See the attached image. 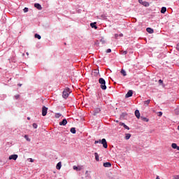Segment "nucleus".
Returning <instances> with one entry per match:
<instances>
[{"mask_svg": "<svg viewBox=\"0 0 179 179\" xmlns=\"http://www.w3.org/2000/svg\"><path fill=\"white\" fill-rule=\"evenodd\" d=\"M141 5H143V6H149V3L146 2V1H144L142 3Z\"/></svg>", "mask_w": 179, "mask_h": 179, "instance_id": "nucleus-25", "label": "nucleus"}, {"mask_svg": "<svg viewBox=\"0 0 179 179\" xmlns=\"http://www.w3.org/2000/svg\"><path fill=\"white\" fill-rule=\"evenodd\" d=\"M70 132H71V134H76V129H75V127H72L70 129Z\"/></svg>", "mask_w": 179, "mask_h": 179, "instance_id": "nucleus-17", "label": "nucleus"}, {"mask_svg": "<svg viewBox=\"0 0 179 179\" xmlns=\"http://www.w3.org/2000/svg\"><path fill=\"white\" fill-rule=\"evenodd\" d=\"M141 120H142V121H145V122H149V119H148L145 117L141 116Z\"/></svg>", "mask_w": 179, "mask_h": 179, "instance_id": "nucleus-16", "label": "nucleus"}, {"mask_svg": "<svg viewBox=\"0 0 179 179\" xmlns=\"http://www.w3.org/2000/svg\"><path fill=\"white\" fill-rule=\"evenodd\" d=\"M132 94H134L132 90H129L127 94L125 95L126 99H128V97H132Z\"/></svg>", "mask_w": 179, "mask_h": 179, "instance_id": "nucleus-5", "label": "nucleus"}, {"mask_svg": "<svg viewBox=\"0 0 179 179\" xmlns=\"http://www.w3.org/2000/svg\"><path fill=\"white\" fill-rule=\"evenodd\" d=\"M62 166V165L61 162H59V163L57 164V166H56L57 170H61Z\"/></svg>", "mask_w": 179, "mask_h": 179, "instance_id": "nucleus-13", "label": "nucleus"}, {"mask_svg": "<svg viewBox=\"0 0 179 179\" xmlns=\"http://www.w3.org/2000/svg\"><path fill=\"white\" fill-rule=\"evenodd\" d=\"M159 83H163V80H159Z\"/></svg>", "mask_w": 179, "mask_h": 179, "instance_id": "nucleus-43", "label": "nucleus"}, {"mask_svg": "<svg viewBox=\"0 0 179 179\" xmlns=\"http://www.w3.org/2000/svg\"><path fill=\"white\" fill-rule=\"evenodd\" d=\"M27 55H29V52H27Z\"/></svg>", "mask_w": 179, "mask_h": 179, "instance_id": "nucleus-49", "label": "nucleus"}, {"mask_svg": "<svg viewBox=\"0 0 179 179\" xmlns=\"http://www.w3.org/2000/svg\"><path fill=\"white\" fill-rule=\"evenodd\" d=\"M100 41H101V43H102L103 44H106V40H104L103 38H102Z\"/></svg>", "mask_w": 179, "mask_h": 179, "instance_id": "nucleus-29", "label": "nucleus"}, {"mask_svg": "<svg viewBox=\"0 0 179 179\" xmlns=\"http://www.w3.org/2000/svg\"><path fill=\"white\" fill-rule=\"evenodd\" d=\"M119 125H120L121 127H124V125H125L124 123H122V122H120L119 123Z\"/></svg>", "mask_w": 179, "mask_h": 179, "instance_id": "nucleus-35", "label": "nucleus"}, {"mask_svg": "<svg viewBox=\"0 0 179 179\" xmlns=\"http://www.w3.org/2000/svg\"><path fill=\"white\" fill-rule=\"evenodd\" d=\"M119 35L117 34H115V38H118Z\"/></svg>", "mask_w": 179, "mask_h": 179, "instance_id": "nucleus-38", "label": "nucleus"}, {"mask_svg": "<svg viewBox=\"0 0 179 179\" xmlns=\"http://www.w3.org/2000/svg\"><path fill=\"white\" fill-rule=\"evenodd\" d=\"M18 85L20 86H20H22V84H18Z\"/></svg>", "mask_w": 179, "mask_h": 179, "instance_id": "nucleus-47", "label": "nucleus"}, {"mask_svg": "<svg viewBox=\"0 0 179 179\" xmlns=\"http://www.w3.org/2000/svg\"><path fill=\"white\" fill-rule=\"evenodd\" d=\"M103 167H111V163L110 162L103 163Z\"/></svg>", "mask_w": 179, "mask_h": 179, "instance_id": "nucleus-11", "label": "nucleus"}, {"mask_svg": "<svg viewBox=\"0 0 179 179\" xmlns=\"http://www.w3.org/2000/svg\"><path fill=\"white\" fill-rule=\"evenodd\" d=\"M34 7L36 8V9H38V10H41V9H43V7H41L40 3H35Z\"/></svg>", "mask_w": 179, "mask_h": 179, "instance_id": "nucleus-8", "label": "nucleus"}, {"mask_svg": "<svg viewBox=\"0 0 179 179\" xmlns=\"http://www.w3.org/2000/svg\"><path fill=\"white\" fill-rule=\"evenodd\" d=\"M90 26L92 29H97V26H96V22L91 23Z\"/></svg>", "mask_w": 179, "mask_h": 179, "instance_id": "nucleus-15", "label": "nucleus"}, {"mask_svg": "<svg viewBox=\"0 0 179 179\" xmlns=\"http://www.w3.org/2000/svg\"><path fill=\"white\" fill-rule=\"evenodd\" d=\"M94 156L96 162H99V154H97V152H95Z\"/></svg>", "mask_w": 179, "mask_h": 179, "instance_id": "nucleus-24", "label": "nucleus"}, {"mask_svg": "<svg viewBox=\"0 0 179 179\" xmlns=\"http://www.w3.org/2000/svg\"><path fill=\"white\" fill-rule=\"evenodd\" d=\"M30 162H31V163H33V162H34L33 159L31 158Z\"/></svg>", "mask_w": 179, "mask_h": 179, "instance_id": "nucleus-44", "label": "nucleus"}, {"mask_svg": "<svg viewBox=\"0 0 179 179\" xmlns=\"http://www.w3.org/2000/svg\"><path fill=\"white\" fill-rule=\"evenodd\" d=\"M47 111H48V108H47L45 106H43V108H42L43 117H45V115H47Z\"/></svg>", "mask_w": 179, "mask_h": 179, "instance_id": "nucleus-4", "label": "nucleus"}, {"mask_svg": "<svg viewBox=\"0 0 179 179\" xmlns=\"http://www.w3.org/2000/svg\"><path fill=\"white\" fill-rule=\"evenodd\" d=\"M116 122H118V120H116Z\"/></svg>", "mask_w": 179, "mask_h": 179, "instance_id": "nucleus-50", "label": "nucleus"}, {"mask_svg": "<svg viewBox=\"0 0 179 179\" xmlns=\"http://www.w3.org/2000/svg\"><path fill=\"white\" fill-rule=\"evenodd\" d=\"M120 72L122 75H123V76H127V72L125 71V70L122 69Z\"/></svg>", "mask_w": 179, "mask_h": 179, "instance_id": "nucleus-20", "label": "nucleus"}, {"mask_svg": "<svg viewBox=\"0 0 179 179\" xmlns=\"http://www.w3.org/2000/svg\"><path fill=\"white\" fill-rule=\"evenodd\" d=\"M167 8L166 7H162L161 9V13H166Z\"/></svg>", "mask_w": 179, "mask_h": 179, "instance_id": "nucleus-14", "label": "nucleus"}, {"mask_svg": "<svg viewBox=\"0 0 179 179\" xmlns=\"http://www.w3.org/2000/svg\"><path fill=\"white\" fill-rule=\"evenodd\" d=\"M148 33H150V34H153V29L150 28V27H148L146 29Z\"/></svg>", "mask_w": 179, "mask_h": 179, "instance_id": "nucleus-10", "label": "nucleus"}, {"mask_svg": "<svg viewBox=\"0 0 179 179\" xmlns=\"http://www.w3.org/2000/svg\"><path fill=\"white\" fill-rule=\"evenodd\" d=\"M150 103V100H147L143 102L144 106H149V103Z\"/></svg>", "mask_w": 179, "mask_h": 179, "instance_id": "nucleus-21", "label": "nucleus"}, {"mask_svg": "<svg viewBox=\"0 0 179 179\" xmlns=\"http://www.w3.org/2000/svg\"><path fill=\"white\" fill-rule=\"evenodd\" d=\"M68 124V120L66 119H64L62 122H59V125L65 126Z\"/></svg>", "mask_w": 179, "mask_h": 179, "instance_id": "nucleus-7", "label": "nucleus"}, {"mask_svg": "<svg viewBox=\"0 0 179 179\" xmlns=\"http://www.w3.org/2000/svg\"><path fill=\"white\" fill-rule=\"evenodd\" d=\"M106 52H107V53L111 52V49H108V50H106Z\"/></svg>", "mask_w": 179, "mask_h": 179, "instance_id": "nucleus-36", "label": "nucleus"}, {"mask_svg": "<svg viewBox=\"0 0 179 179\" xmlns=\"http://www.w3.org/2000/svg\"><path fill=\"white\" fill-rule=\"evenodd\" d=\"M34 37H35V38H38V40H41V36H40V35L38 34H36L34 35Z\"/></svg>", "mask_w": 179, "mask_h": 179, "instance_id": "nucleus-18", "label": "nucleus"}, {"mask_svg": "<svg viewBox=\"0 0 179 179\" xmlns=\"http://www.w3.org/2000/svg\"><path fill=\"white\" fill-rule=\"evenodd\" d=\"M19 97H20V95H19V94H17V95L15 96V99L16 100H17V99H19Z\"/></svg>", "mask_w": 179, "mask_h": 179, "instance_id": "nucleus-32", "label": "nucleus"}, {"mask_svg": "<svg viewBox=\"0 0 179 179\" xmlns=\"http://www.w3.org/2000/svg\"><path fill=\"white\" fill-rule=\"evenodd\" d=\"M23 11H24V13H27V12H29V8L25 7V8L23 9Z\"/></svg>", "mask_w": 179, "mask_h": 179, "instance_id": "nucleus-27", "label": "nucleus"}, {"mask_svg": "<svg viewBox=\"0 0 179 179\" xmlns=\"http://www.w3.org/2000/svg\"><path fill=\"white\" fill-rule=\"evenodd\" d=\"M163 115V113L162 112H159V117H162Z\"/></svg>", "mask_w": 179, "mask_h": 179, "instance_id": "nucleus-42", "label": "nucleus"}, {"mask_svg": "<svg viewBox=\"0 0 179 179\" xmlns=\"http://www.w3.org/2000/svg\"><path fill=\"white\" fill-rule=\"evenodd\" d=\"M173 179H179V175L173 176Z\"/></svg>", "mask_w": 179, "mask_h": 179, "instance_id": "nucleus-34", "label": "nucleus"}, {"mask_svg": "<svg viewBox=\"0 0 179 179\" xmlns=\"http://www.w3.org/2000/svg\"><path fill=\"white\" fill-rule=\"evenodd\" d=\"M156 179H160V178H159V176H157Z\"/></svg>", "mask_w": 179, "mask_h": 179, "instance_id": "nucleus-46", "label": "nucleus"}, {"mask_svg": "<svg viewBox=\"0 0 179 179\" xmlns=\"http://www.w3.org/2000/svg\"><path fill=\"white\" fill-rule=\"evenodd\" d=\"M135 115L136 118H141V113L138 110H135Z\"/></svg>", "mask_w": 179, "mask_h": 179, "instance_id": "nucleus-9", "label": "nucleus"}, {"mask_svg": "<svg viewBox=\"0 0 179 179\" xmlns=\"http://www.w3.org/2000/svg\"><path fill=\"white\" fill-rule=\"evenodd\" d=\"M177 147H178L177 143H173L171 144V148L173 149H177Z\"/></svg>", "mask_w": 179, "mask_h": 179, "instance_id": "nucleus-22", "label": "nucleus"}, {"mask_svg": "<svg viewBox=\"0 0 179 179\" xmlns=\"http://www.w3.org/2000/svg\"><path fill=\"white\" fill-rule=\"evenodd\" d=\"M120 37H124V34H120Z\"/></svg>", "mask_w": 179, "mask_h": 179, "instance_id": "nucleus-40", "label": "nucleus"}, {"mask_svg": "<svg viewBox=\"0 0 179 179\" xmlns=\"http://www.w3.org/2000/svg\"><path fill=\"white\" fill-rule=\"evenodd\" d=\"M127 54H128V52L127 50L123 51V52H122L123 55H127Z\"/></svg>", "mask_w": 179, "mask_h": 179, "instance_id": "nucleus-33", "label": "nucleus"}, {"mask_svg": "<svg viewBox=\"0 0 179 179\" xmlns=\"http://www.w3.org/2000/svg\"><path fill=\"white\" fill-rule=\"evenodd\" d=\"M176 149H177V150H179V147L178 146V147L176 148Z\"/></svg>", "mask_w": 179, "mask_h": 179, "instance_id": "nucleus-45", "label": "nucleus"}, {"mask_svg": "<svg viewBox=\"0 0 179 179\" xmlns=\"http://www.w3.org/2000/svg\"><path fill=\"white\" fill-rule=\"evenodd\" d=\"M94 143L95 145H97V143H100V141H95Z\"/></svg>", "mask_w": 179, "mask_h": 179, "instance_id": "nucleus-37", "label": "nucleus"}, {"mask_svg": "<svg viewBox=\"0 0 179 179\" xmlns=\"http://www.w3.org/2000/svg\"><path fill=\"white\" fill-rule=\"evenodd\" d=\"M17 157V155H12L9 157V160H16Z\"/></svg>", "mask_w": 179, "mask_h": 179, "instance_id": "nucleus-6", "label": "nucleus"}, {"mask_svg": "<svg viewBox=\"0 0 179 179\" xmlns=\"http://www.w3.org/2000/svg\"><path fill=\"white\" fill-rule=\"evenodd\" d=\"M100 111H101L100 108H96V109L95 110L94 115H96V114H99V113H100Z\"/></svg>", "mask_w": 179, "mask_h": 179, "instance_id": "nucleus-26", "label": "nucleus"}, {"mask_svg": "<svg viewBox=\"0 0 179 179\" xmlns=\"http://www.w3.org/2000/svg\"><path fill=\"white\" fill-rule=\"evenodd\" d=\"M131 138V134H126L124 138L128 141Z\"/></svg>", "mask_w": 179, "mask_h": 179, "instance_id": "nucleus-19", "label": "nucleus"}, {"mask_svg": "<svg viewBox=\"0 0 179 179\" xmlns=\"http://www.w3.org/2000/svg\"><path fill=\"white\" fill-rule=\"evenodd\" d=\"M73 170H77L78 171H80V170H82V167H80V166L78 167L76 166H73Z\"/></svg>", "mask_w": 179, "mask_h": 179, "instance_id": "nucleus-12", "label": "nucleus"}, {"mask_svg": "<svg viewBox=\"0 0 179 179\" xmlns=\"http://www.w3.org/2000/svg\"><path fill=\"white\" fill-rule=\"evenodd\" d=\"M69 94H71V90L69 88H66L64 91H63V98L64 99H68V97H69Z\"/></svg>", "mask_w": 179, "mask_h": 179, "instance_id": "nucleus-2", "label": "nucleus"}, {"mask_svg": "<svg viewBox=\"0 0 179 179\" xmlns=\"http://www.w3.org/2000/svg\"><path fill=\"white\" fill-rule=\"evenodd\" d=\"M99 83H100L101 85V89H102V90H106L107 89V86L106 85V80H104V78H101L99 80Z\"/></svg>", "mask_w": 179, "mask_h": 179, "instance_id": "nucleus-1", "label": "nucleus"}, {"mask_svg": "<svg viewBox=\"0 0 179 179\" xmlns=\"http://www.w3.org/2000/svg\"><path fill=\"white\" fill-rule=\"evenodd\" d=\"M27 120H30V117H27Z\"/></svg>", "mask_w": 179, "mask_h": 179, "instance_id": "nucleus-48", "label": "nucleus"}, {"mask_svg": "<svg viewBox=\"0 0 179 179\" xmlns=\"http://www.w3.org/2000/svg\"><path fill=\"white\" fill-rule=\"evenodd\" d=\"M37 124H36V123H34L33 124V127L35 129H37Z\"/></svg>", "mask_w": 179, "mask_h": 179, "instance_id": "nucleus-30", "label": "nucleus"}, {"mask_svg": "<svg viewBox=\"0 0 179 179\" xmlns=\"http://www.w3.org/2000/svg\"><path fill=\"white\" fill-rule=\"evenodd\" d=\"M24 138L28 142H30L31 140L29 138V136L25 135Z\"/></svg>", "mask_w": 179, "mask_h": 179, "instance_id": "nucleus-23", "label": "nucleus"}, {"mask_svg": "<svg viewBox=\"0 0 179 179\" xmlns=\"http://www.w3.org/2000/svg\"><path fill=\"white\" fill-rule=\"evenodd\" d=\"M124 128H125V129H128V131H129V127L127 126L126 124H124Z\"/></svg>", "mask_w": 179, "mask_h": 179, "instance_id": "nucleus-31", "label": "nucleus"}, {"mask_svg": "<svg viewBox=\"0 0 179 179\" xmlns=\"http://www.w3.org/2000/svg\"><path fill=\"white\" fill-rule=\"evenodd\" d=\"M176 49L179 51V45H177Z\"/></svg>", "mask_w": 179, "mask_h": 179, "instance_id": "nucleus-41", "label": "nucleus"}, {"mask_svg": "<svg viewBox=\"0 0 179 179\" xmlns=\"http://www.w3.org/2000/svg\"><path fill=\"white\" fill-rule=\"evenodd\" d=\"M138 2H139V3H141V5H142V3L144 1H143V0H138Z\"/></svg>", "mask_w": 179, "mask_h": 179, "instance_id": "nucleus-39", "label": "nucleus"}, {"mask_svg": "<svg viewBox=\"0 0 179 179\" xmlns=\"http://www.w3.org/2000/svg\"><path fill=\"white\" fill-rule=\"evenodd\" d=\"M100 143H101L103 145V147L105 149H107V148H108V145L107 144V141L106 140V138H103L102 140H99Z\"/></svg>", "mask_w": 179, "mask_h": 179, "instance_id": "nucleus-3", "label": "nucleus"}, {"mask_svg": "<svg viewBox=\"0 0 179 179\" xmlns=\"http://www.w3.org/2000/svg\"><path fill=\"white\" fill-rule=\"evenodd\" d=\"M61 113H56L55 114V118H59V117H61Z\"/></svg>", "mask_w": 179, "mask_h": 179, "instance_id": "nucleus-28", "label": "nucleus"}]
</instances>
